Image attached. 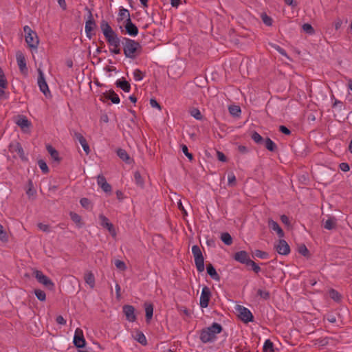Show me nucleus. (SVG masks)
Masks as SVG:
<instances>
[{
	"label": "nucleus",
	"instance_id": "f257e3e1",
	"mask_svg": "<svg viewBox=\"0 0 352 352\" xmlns=\"http://www.w3.org/2000/svg\"><path fill=\"white\" fill-rule=\"evenodd\" d=\"M100 29L108 44L111 47H113V48H109L110 52L114 54H120L121 52L120 46L122 43V39L118 37V34L105 20L101 21Z\"/></svg>",
	"mask_w": 352,
	"mask_h": 352
},
{
	"label": "nucleus",
	"instance_id": "f03ea898",
	"mask_svg": "<svg viewBox=\"0 0 352 352\" xmlns=\"http://www.w3.org/2000/svg\"><path fill=\"white\" fill-rule=\"evenodd\" d=\"M122 44L123 45L124 54L126 58L135 59L142 52V46L139 42L122 37Z\"/></svg>",
	"mask_w": 352,
	"mask_h": 352
},
{
	"label": "nucleus",
	"instance_id": "7ed1b4c3",
	"mask_svg": "<svg viewBox=\"0 0 352 352\" xmlns=\"http://www.w3.org/2000/svg\"><path fill=\"white\" fill-rule=\"evenodd\" d=\"M222 331L223 327L220 324L213 322L211 326L204 328L200 331L199 339L204 344L213 342L217 339V335Z\"/></svg>",
	"mask_w": 352,
	"mask_h": 352
},
{
	"label": "nucleus",
	"instance_id": "20e7f679",
	"mask_svg": "<svg viewBox=\"0 0 352 352\" xmlns=\"http://www.w3.org/2000/svg\"><path fill=\"white\" fill-rule=\"evenodd\" d=\"M25 33V42L28 47L32 49H36L39 43L38 36L35 32L28 26L25 25L23 28Z\"/></svg>",
	"mask_w": 352,
	"mask_h": 352
},
{
	"label": "nucleus",
	"instance_id": "39448f33",
	"mask_svg": "<svg viewBox=\"0 0 352 352\" xmlns=\"http://www.w3.org/2000/svg\"><path fill=\"white\" fill-rule=\"evenodd\" d=\"M192 253L195 258V263L197 270L199 272H202L204 270V258L202 254L200 248L195 245L192 247Z\"/></svg>",
	"mask_w": 352,
	"mask_h": 352
},
{
	"label": "nucleus",
	"instance_id": "423d86ee",
	"mask_svg": "<svg viewBox=\"0 0 352 352\" xmlns=\"http://www.w3.org/2000/svg\"><path fill=\"white\" fill-rule=\"evenodd\" d=\"M85 10L88 12V16L87 20L85 23V30L87 37L91 39L93 36L91 32L96 28V23L95 20L94 19L91 10L89 9L87 7L85 8Z\"/></svg>",
	"mask_w": 352,
	"mask_h": 352
},
{
	"label": "nucleus",
	"instance_id": "0eeeda50",
	"mask_svg": "<svg viewBox=\"0 0 352 352\" xmlns=\"http://www.w3.org/2000/svg\"><path fill=\"white\" fill-rule=\"evenodd\" d=\"M236 309L239 313V318L244 322L248 323L254 320V316L249 309L242 305H237Z\"/></svg>",
	"mask_w": 352,
	"mask_h": 352
},
{
	"label": "nucleus",
	"instance_id": "6e6552de",
	"mask_svg": "<svg viewBox=\"0 0 352 352\" xmlns=\"http://www.w3.org/2000/svg\"><path fill=\"white\" fill-rule=\"evenodd\" d=\"M34 276L39 283L43 285L47 289L50 290H52L54 289V283L47 276L43 274L42 272L39 270H36L34 272Z\"/></svg>",
	"mask_w": 352,
	"mask_h": 352
},
{
	"label": "nucleus",
	"instance_id": "1a4fd4ad",
	"mask_svg": "<svg viewBox=\"0 0 352 352\" xmlns=\"http://www.w3.org/2000/svg\"><path fill=\"white\" fill-rule=\"evenodd\" d=\"M38 85L39 87L40 91L47 97L48 95H50V91L47 84V82L45 79L44 74L41 69H38Z\"/></svg>",
	"mask_w": 352,
	"mask_h": 352
},
{
	"label": "nucleus",
	"instance_id": "9d476101",
	"mask_svg": "<svg viewBox=\"0 0 352 352\" xmlns=\"http://www.w3.org/2000/svg\"><path fill=\"white\" fill-rule=\"evenodd\" d=\"M73 342L76 348H83L85 346L86 341L82 329L79 328L76 329Z\"/></svg>",
	"mask_w": 352,
	"mask_h": 352
},
{
	"label": "nucleus",
	"instance_id": "9b49d317",
	"mask_svg": "<svg viewBox=\"0 0 352 352\" xmlns=\"http://www.w3.org/2000/svg\"><path fill=\"white\" fill-rule=\"evenodd\" d=\"M210 296V289L207 286H204L202 289L199 299V305L201 307L206 308L208 306Z\"/></svg>",
	"mask_w": 352,
	"mask_h": 352
},
{
	"label": "nucleus",
	"instance_id": "f8f14e48",
	"mask_svg": "<svg viewBox=\"0 0 352 352\" xmlns=\"http://www.w3.org/2000/svg\"><path fill=\"white\" fill-rule=\"evenodd\" d=\"M274 248L281 255H287L290 252L289 245L284 239H279L277 243L274 245Z\"/></svg>",
	"mask_w": 352,
	"mask_h": 352
},
{
	"label": "nucleus",
	"instance_id": "ddd939ff",
	"mask_svg": "<svg viewBox=\"0 0 352 352\" xmlns=\"http://www.w3.org/2000/svg\"><path fill=\"white\" fill-rule=\"evenodd\" d=\"M16 62L21 74L27 75L28 73V69L26 65V60L23 54L21 52H16Z\"/></svg>",
	"mask_w": 352,
	"mask_h": 352
},
{
	"label": "nucleus",
	"instance_id": "4468645a",
	"mask_svg": "<svg viewBox=\"0 0 352 352\" xmlns=\"http://www.w3.org/2000/svg\"><path fill=\"white\" fill-rule=\"evenodd\" d=\"M9 150L11 153H16L22 160H27L23 148L18 142H12L9 145Z\"/></svg>",
	"mask_w": 352,
	"mask_h": 352
},
{
	"label": "nucleus",
	"instance_id": "2eb2a0df",
	"mask_svg": "<svg viewBox=\"0 0 352 352\" xmlns=\"http://www.w3.org/2000/svg\"><path fill=\"white\" fill-rule=\"evenodd\" d=\"M233 258L236 261H237L240 263H242V264H245L246 265L249 263V261H250V260H251L250 258L248 253L245 250H241V251L236 252L234 254Z\"/></svg>",
	"mask_w": 352,
	"mask_h": 352
},
{
	"label": "nucleus",
	"instance_id": "dca6fc26",
	"mask_svg": "<svg viewBox=\"0 0 352 352\" xmlns=\"http://www.w3.org/2000/svg\"><path fill=\"white\" fill-rule=\"evenodd\" d=\"M124 28H125L126 33L129 35H130L131 36H135L138 35V28L134 23H133L131 18L126 19Z\"/></svg>",
	"mask_w": 352,
	"mask_h": 352
},
{
	"label": "nucleus",
	"instance_id": "f3484780",
	"mask_svg": "<svg viewBox=\"0 0 352 352\" xmlns=\"http://www.w3.org/2000/svg\"><path fill=\"white\" fill-rule=\"evenodd\" d=\"M99 219L100 220V225H101V226H102L103 228L107 229L108 231L110 232V234L112 236H115L116 235V231H115V229L113 228V225L111 222H109V220L108 219V218L106 217L105 216H104L103 214H100L99 216Z\"/></svg>",
	"mask_w": 352,
	"mask_h": 352
},
{
	"label": "nucleus",
	"instance_id": "a211bd4d",
	"mask_svg": "<svg viewBox=\"0 0 352 352\" xmlns=\"http://www.w3.org/2000/svg\"><path fill=\"white\" fill-rule=\"evenodd\" d=\"M123 312L124 313L126 320L129 322H135L136 316L135 314V308L132 305H126L123 307Z\"/></svg>",
	"mask_w": 352,
	"mask_h": 352
},
{
	"label": "nucleus",
	"instance_id": "6ab92c4d",
	"mask_svg": "<svg viewBox=\"0 0 352 352\" xmlns=\"http://www.w3.org/2000/svg\"><path fill=\"white\" fill-rule=\"evenodd\" d=\"M267 224H268L269 228L270 230L276 232L277 233L278 237L283 238L284 236L285 233L276 221H274L272 219H268Z\"/></svg>",
	"mask_w": 352,
	"mask_h": 352
},
{
	"label": "nucleus",
	"instance_id": "aec40b11",
	"mask_svg": "<svg viewBox=\"0 0 352 352\" xmlns=\"http://www.w3.org/2000/svg\"><path fill=\"white\" fill-rule=\"evenodd\" d=\"M97 182L98 186L102 189L104 192H110L111 191V185L107 182L106 179L103 175H99L98 176Z\"/></svg>",
	"mask_w": 352,
	"mask_h": 352
},
{
	"label": "nucleus",
	"instance_id": "412c9836",
	"mask_svg": "<svg viewBox=\"0 0 352 352\" xmlns=\"http://www.w3.org/2000/svg\"><path fill=\"white\" fill-rule=\"evenodd\" d=\"M16 124L22 129L23 131L26 132V129H29L31 126V122L25 116H20L16 121Z\"/></svg>",
	"mask_w": 352,
	"mask_h": 352
},
{
	"label": "nucleus",
	"instance_id": "4be33fe9",
	"mask_svg": "<svg viewBox=\"0 0 352 352\" xmlns=\"http://www.w3.org/2000/svg\"><path fill=\"white\" fill-rule=\"evenodd\" d=\"M103 97L105 99L110 100L113 104H118L120 101L118 95L113 90L106 91L103 94Z\"/></svg>",
	"mask_w": 352,
	"mask_h": 352
},
{
	"label": "nucleus",
	"instance_id": "5701e85b",
	"mask_svg": "<svg viewBox=\"0 0 352 352\" xmlns=\"http://www.w3.org/2000/svg\"><path fill=\"white\" fill-rule=\"evenodd\" d=\"M117 155L126 164H130L133 162L127 152L123 148H118L116 151Z\"/></svg>",
	"mask_w": 352,
	"mask_h": 352
},
{
	"label": "nucleus",
	"instance_id": "b1692460",
	"mask_svg": "<svg viewBox=\"0 0 352 352\" xmlns=\"http://www.w3.org/2000/svg\"><path fill=\"white\" fill-rule=\"evenodd\" d=\"M337 226V219L334 217H329L328 219H327L323 223V227L328 230H331L333 229H335Z\"/></svg>",
	"mask_w": 352,
	"mask_h": 352
},
{
	"label": "nucleus",
	"instance_id": "393cba45",
	"mask_svg": "<svg viewBox=\"0 0 352 352\" xmlns=\"http://www.w3.org/2000/svg\"><path fill=\"white\" fill-rule=\"evenodd\" d=\"M117 87L120 88L124 92L129 93L131 91V85L126 80H117L116 82Z\"/></svg>",
	"mask_w": 352,
	"mask_h": 352
},
{
	"label": "nucleus",
	"instance_id": "a878e982",
	"mask_svg": "<svg viewBox=\"0 0 352 352\" xmlns=\"http://www.w3.org/2000/svg\"><path fill=\"white\" fill-rule=\"evenodd\" d=\"M46 149L50 154L54 161L56 162L57 163H59L60 162L61 158L59 157V153L58 151H56L52 146L47 144L46 146Z\"/></svg>",
	"mask_w": 352,
	"mask_h": 352
},
{
	"label": "nucleus",
	"instance_id": "bb28decb",
	"mask_svg": "<svg viewBox=\"0 0 352 352\" xmlns=\"http://www.w3.org/2000/svg\"><path fill=\"white\" fill-rule=\"evenodd\" d=\"M206 270L208 275L214 280H219L220 276L217 274L215 268L212 264H208L206 266Z\"/></svg>",
	"mask_w": 352,
	"mask_h": 352
},
{
	"label": "nucleus",
	"instance_id": "cd10ccee",
	"mask_svg": "<svg viewBox=\"0 0 352 352\" xmlns=\"http://www.w3.org/2000/svg\"><path fill=\"white\" fill-rule=\"evenodd\" d=\"M85 281L89 287L93 289L95 287V276L91 272H87L85 274Z\"/></svg>",
	"mask_w": 352,
	"mask_h": 352
},
{
	"label": "nucleus",
	"instance_id": "c85d7f7f",
	"mask_svg": "<svg viewBox=\"0 0 352 352\" xmlns=\"http://www.w3.org/2000/svg\"><path fill=\"white\" fill-rule=\"evenodd\" d=\"M144 307L146 312V320L147 322H149L153 315V305L151 303L146 302L144 304Z\"/></svg>",
	"mask_w": 352,
	"mask_h": 352
},
{
	"label": "nucleus",
	"instance_id": "c756f323",
	"mask_svg": "<svg viewBox=\"0 0 352 352\" xmlns=\"http://www.w3.org/2000/svg\"><path fill=\"white\" fill-rule=\"evenodd\" d=\"M263 145L270 151L274 152L277 150L276 144L270 138L265 139Z\"/></svg>",
	"mask_w": 352,
	"mask_h": 352
},
{
	"label": "nucleus",
	"instance_id": "7c9ffc66",
	"mask_svg": "<svg viewBox=\"0 0 352 352\" xmlns=\"http://www.w3.org/2000/svg\"><path fill=\"white\" fill-rule=\"evenodd\" d=\"M251 138L252 140L259 145H263L264 143L265 139L256 131H253L251 134Z\"/></svg>",
	"mask_w": 352,
	"mask_h": 352
},
{
	"label": "nucleus",
	"instance_id": "2f4dec72",
	"mask_svg": "<svg viewBox=\"0 0 352 352\" xmlns=\"http://www.w3.org/2000/svg\"><path fill=\"white\" fill-rule=\"evenodd\" d=\"M263 351V352H274V344L270 339L265 341Z\"/></svg>",
	"mask_w": 352,
	"mask_h": 352
},
{
	"label": "nucleus",
	"instance_id": "473e14b6",
	"mask_svg": "<svg viewBox=\"0 0 352 352\" xmlns=\"http://www.w3.org/2000/svg\"><path fill=\"white\" fill-rule=\"evenodd\" d=\"M329 297L336 302H340L341 300L342 296L340 294L334 289H331L329 291Z\"/></svg>",
	"mask_w": 352,
	"mask_h": 352
},
{
	"label": "nucleus",
	"instance_id": "72a5a7b5",
	"mask_svg": "<svg viewBox=\"0 0 352 352\" xmlns=\"http://www.w3.org/2000/svg\"><path fill=\"white\" fill-rule=\"evenodd\" d=\"M134 179H135V184L138 186H140V188L144 187V179L139 171H135L134 173Z\"/></svg>",
	"mask_w": 352,
	"mask_h": 352
},
{
	"label": "nucleus",
	"instance_id": "f704fd0d",
	"mask_svg": "<svg viewBox=\"0 0 352 352\" xmlns=\"http://www.w3.org/2000/svg\"><path fill=\"white\" fill-rule=\"evenodd\" d=\"M256 293L257 296L263 300H267L270 298V294L266 289H258Z\"/></svg>",
	"mask_w": 352,
	"mask_h": 352
},
{
	"label": "nucleus",
	"instance_id": "c9c22d12",
	"mask_svg": "<svg viewBox=\"0 0 352 352\" xmlns=\"http://www.w3.org/2000/svg\"><path fill=\"white\" fill-rule=\"evenodd\" d=\"M221 239L227 245H230L232 243V238L228 232L222 233Z\"/></svg>",
	"mask_w": 352,
	"mask_h": 352
},
{
	"label": "nucleus",
	"instance_id": "e433bc0d",
	"mask_svg": "<svg viewBox=\"0 0 352 352\" xmlns=\"http://www.w3.org/2000/svg\"><path fill=\"white\" fill-rule=\"evenodd\" d=\"M228 109L230 113L234 117H239L241 112L240 107L237 105H231Z\"/></svg>",
	"mask_w": 352,
	"mask_h": 352
},
{
	"label": "nucleus",
	"instance_id": "4c0bfd02",
	"mask_svg": "<svg viewBox=\"0 0 352 352\" xmlns=\"http://www.w3.org/2000/svg\"><path fill=\"white\" fill-rule=\"evenodd\" d=\"M135 339L141 344L146 345L147 344L146 336L141 331H138Z\"/></svg>",
	"mask_w": 352,
	"mask_h": 352
},
{
	"label": "nucleus",
	"instance_id": "58836bf2",
	"mask_svg": "<svg viewBox=\"0 0 352 352\" xmlns=\"http://www.w3.org/2000/svg\"><path fill=\"white\" fill-rule=\"evenodd\" d=\"M69 216H70L71 219L76 224L78 225L79 227H81V220H82V219H81V217L78 214H77V213H76L74 212H70Z\"/></svg>",
	"mask_w": 352,
	"mask_h": 352
},
{
	"label": "nucleus",
	"instance_id": "ea45409f",
	"mask_svg": "<svg viewBox=\"0 0 352 352\" xmlns=\"http://www.w3.org/2000/svg\"><path fill=\"white\" fill-rule=\"evenodd\" d=\"M256 256L261 259H267L269 258V254L260 250H256L253 253V257Z\"/></svg>",
	"mask_w": 352,
	"mask_h": 352
},
{
	"label": "nucleus",
	"instance_id": "a19ab883",
	"mask_svg": "<svg viewBox=\"0 0 352 352\" xmlns=\"http://www.w3.org/2000/svg\"><path fill=\"white\" fill-rule=\"evenodd\" d=\"M0 87L1 88L8 87V81L6 78L3 69L0 67Z\"/></svg>",
	"mask_w": 352,
	"mask_h": 352
},
{
	"label": "nucleus",
	"instance_id": "79ce46f5",
	"mask_svg": "<svg viewBox=\"0 0 352 352\" xmlns=\"http://www.w3.org/2000/svg\"><path fill=\"white\" fill-rule=\"evenodd\" d=\"M34 294L36 296V298L41 300V301H45L46 300V294L44 291L36 289L34 290Z\"/></svg>",
	"mask_w": 352,
	"mask_h": 352
},
{
	"label": "nucleus",
	"instance_id": "37998d69",
	"mask_svg": "<svg viewBox=\"0 0 352 352\" xmlns=\"http://www.w3.org/2000/svg\"><path fill=\"white\" fill-rule=\"evenodd\" d=\"M302 28L305 33L309 35H312L315 33L314 28L309 23H304L302 26Z\"/></svg>",
	"mask_w": 352,
	"mask_h": 352
},
{
	"label": "nucleus",
	"instance_id": "c03bdc74",
	"mask_svg": "<svg viewBox=\"0 0 352 352\" xmlns=\"http://www.w3.org/2000/svg\"><path fill=\"white\" fill-rule=\"evenodd\" d=\"M145 74L140 69H135L133 72V77L136 81H140L143 79Z\"/></svg>",
	"mask_w": 352,
	"mask_h": 352
},
{
	"label": "nucleus",
	"instance_id": "a18cd8bd",
	"mask_svg": "<svg viewBox=\"0 0 352 352\" xmlns=\"http://www.w3.org/2000/svg\"><path fill=\"white\" fill-rule=\"evenodd\" d=\"M190 115L195 118L196 120H202V115L200 111L198 109L192 108L190 111Z\"/></svg>",
	"mask_w": 352,
	"mask_h": 352
},
{
	"label": "nucleus",
	"instance_id": "49530a36",
	"mask_svg": "<svg viewBox=\"0 0 352 352\" xmlns=\"http://www.w3.org/2000/svg\"><path fill=\"white\" fill-rule=\"evenodd\" d=\"M38 165L43 173H47L49 172L48 166L44 160H39L38 161Z\"/></svg>",
	"mask_w": 352,
	"mask_h": 352
},
{
	"label": "nucleus",
	"instance_id": "de8ad7c7",
	"mask_svg": "<svg viewBox=\"0 0 352 352\" xmlns=\"http://www.w3.org/2000/svg\"><path fill=\"white\" fill-rule=\"evenodd\" d=\"M247 266H251L252 270L256 273L258 274L261 271V267L258 265H257L254 261L250 260L249 263L247 264Z\"/></svg>",
	"mask_w": 352,
	"mask_h": 352
},
{
	"label": "nucleus",
	"instance_id": "09e8293b",
	"mask_svg": "<svg viewBox=\"0 0 352 352\" xmlns=\"http://www.w3.org/2000/svg\"><path fill=\"white\" fill-rule=\"evenodd\" d=\"M261 19L263 22L267 26H270L272 24V19L267 15L265 13L261 14Z\"/></svg>",
	"mask_w": 352,
	"mask_h": 352
},
{
	"label": "nucleus",
	"instance_id": "8fccbe9b",
	"mask_svg": "<svg viewBox=\"0 0 352 352\" xmlns=\"http://www.w3.org/2000/svg\"><path fill=\"white\" fill-rule=\"evenodd\" d=\"M119 16L122 20L124 17H126V19L130 18V14L127 9L124 8H120L119 10Z\"/></svg>",
	"mask_w": 352,
	"mask_h": 352
},
{
	"label": "nucleus",
	"instance_id": "3c124183",
	"mask_svg": "<svg viewBox=\"0 0 352 352\" xmlns=\"http://www.w3.org/2000/svg\"><path fill=\"white\" fill-rule=\"evenodd\" d=\"M270 45L272 46V47H273L274 50L278 52L281 55L285 56H287L286 51L279 45L274 43H270Z\"/></svg>",
	"mask_w": 352,
	"mask_h": 352
},
{
	"label": "nucleus",
	"instance_id": "603ef678",
	"mask_svg": "<svg viewBox=\"0 0 352 352\" xmlns=\"http://www.w3.org/2000/svg\"><path fill=\"white\" fill-rule=\"evenodd\" d=\"M116 267L121 271H124L126 269V265L125 263L120 260L115 261Z\"/></svg>",
	"mask_w": 352,
	"mask_h": 352
},
{
	"label": "nucleus",
	"instance_id": "864d4df0",
	"mask_svg": "<svg viewBox=\"0 0 352 352\" xmlns=\"http://www.w3.org/2000/svg\"><path fill=\"white\" fill-rule=\"evenodd\" d=\"M182 150L184 154L189 159L190 161H192L193 160V155L192 153L188 152V149L186 145L182 144Z\"/></svg>",
	"mask_w": 352,
	"mask_h": 352
},
{
	"label": "nucleus",
	"instance_id": "5fc2aeb1",
	"mask_svg": "<svg viewBox=\"0 0 352 352\" xmlns=\"http://www.w3.org/2000/svg\"><path fill=\"white\" fill-rule=\"evenodd\" d=\"M0 240L2 241H8V235L6 232L5 231L2 225L0 224Z\"/></svg>",
	"mask_w": 352,
	"mask_h": 352
},
{
	"label": "nucleus",
	"instance_id": "6e6d98bb",
	"mask_svg": "<svg viewBox=\"0 0 352 352\" xmlns=\"http://www.w3.org/2000/svg\"><path fill=\"white\" fill-rule=\"evenodd\" d=\"M80 204L83 208L86 209H88L91 205L89 199L85 197L80 199Z\"/></svg>",
	"mask_w": 352,
	"mask_h": 352
},
{
	"label": "nucleus",
	"instance_id": "4d7b16f0",
	"mask_svg": "<svg viewBox=\"0 0 352 352\" xmlns=\"http://www.w3.org/2000/svg\"><path fill=\"white\" fill-rule=\"evenodd\" d=\"M74 137L76 140H77L79 142L80 145L87 141L86 139L83 137V135L78 132H75Z\"/></svg>",
	"mask_w": 352,
	"mask_h": 352
},
{
	"label": "nucleus",
	"instance_id": "13d9d810",
	"mask_svg": "<svg viewBox=\"0 0 352 352\" xmlns=\"http://www.w3.org/2000/svg\"><path fill=\"white\" fill-rule=\"evenodd\" d=\"M228 185L234 186L236 184V177L233 173L228 174Z\"/></svg>",
	"mask_w": 352,
	"mask_h": 352
},
{
	"label": "nucleus",
	"instance_id": "bf43d9fd",
	"mask_svg": "<svg viewBox=\"0 0 352 352\" xmlns=\"http://www.w3.org/2000/svg\"><path fill=\"white\" fill-rule=\"evenodd\" d=\"M298 251L300 254L305 256H307L309 253V250L305 245H300L298 247Z\"/></svg>",
	"mask_w": 352,
	"mask_h": 352
},
{
	"label": "nucleus",
	"instance_id": "052dcab7",
	"mask_svg": "<svg viewBox=\"0 0 352 352\" xmlns=\"http://www.w3.org/2000/svg\"><path fill=\"white\" fill-rule=\"evenodd\" d=\"M279 131L283 133V134L285 135H289L291 134V131L287 128L284 125H280L279 126Z\"/></svg>",
	"mask_w": 352,
	"mask_h": 352
},
{
	"label": "nucleus",
	"instance_id": "680f3d73",
	"mask_svg": "<svg viewBox=\"0 0 352 352\" xmlns=\"http://www.w3.org/2000/svg\"><path fill=\"white\" fill-rule=\"evenodd\" d=\"M339 167H340V170H342L344 172H347L350 169L349 164L346 163V162H342V163L340 164Z\"/></svg>",
	"mask_w": 352,
	"mask_h": 352
},
{
	"label": "nucleus",
	"instance_id": "e2e57ef3",
	"mask_svg": "<svg viewBox=\"0 0 352 352\" xmlns=\"http://www.w3.org/2000/svg\"><path fill=\"white\" fill-rule=\"evenodd\" d=\"M38 227L40 230H41L43 232H50V227L48 225L43 224L42 223H39L38 224Z\"/></svg>",
	"mask_w": 352,
	"mask_h": 352
},
{
	"label": "nucleus",
	"instance_id": "0e129e2a",
	"mask_svg": "<svg viewBox=\"0 0 352 352\" xmlns=\"http://www.w3.org/2000/svg\"><path fill=\"white\" fill-rule=\"evenodd\" d=\"M237 149L239 152H240L242 154H246L249 152V149L248 148V147L243 145H239Z\"/></svg>",
	"mask_w": 352,
	"mask_h": 352
},
{
	"label": "nucleus",
	"instance_id": "69168bd1",
	"mask_svg": "<svg viewBox=\"0 0 352 352\" xmlns=\"http://www.w3.org/2000/svg\"><path fill=\"white\" fill-rule=\"evenodd\" d=\"M217 158L221 162H226L227 160L226 156L221 151H217Z\"/></svg>",
	"mask_w": 352,
	"mask_h": 352
},
{
	"label": "nucleus",
	"instance_id": "338daca9",
	"mask_svg": "<svg viewBox=\"0 0 352 352\" xmlns=\"http://www.w3.org/2000/svg\"><path fill=\"white\" fill-rule=\"evenodd\" d=\"M280 220L283 223H284L286 226H289L290 222L288 217L285 214H283L280 216Z\"/></svg>",
	"mask_w": 352,
	"mask_h": 352
},
{
	"label": "nucleus",
	"instance_id": "774afa93",
	"mask_svg": "<svg viewBox=\"0 0 352 352\" xmlns=\"http://www.w3.org/2000/svg\"><path fill=\"white\" fill-rule=\"evenodd\" d=\"M56 321L58 324L61 325H65L66 324V320L62 316H57Z\"/></svg>",
	"mask_w": 352,
	"mask_h": 352
}]
</instances>
